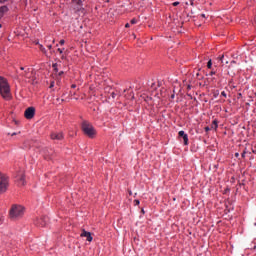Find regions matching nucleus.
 I'll use <instances>...</instances> for the list:
<instances>
[{
    "mask_svg": "<svg viewBox=\"0 0 256 256\" xmlns=\"http://www.w3.org/2000/svg\"><path fill=\"white\" fill-rule=\"evenodd\" d=\"M235 155H236V157H239V153H236Z\"/></svg>",
    "mask_w": 256,
    "mask_h": 256,
    "instance_id": "obj_41",
    "label": "nucleus"
},
{
    "mask_svg": "<svg viewBox=\"0 0 256 256\" xmlns=\"http://www.w3.org/2000/svg\"><path fill=\"white\" fill-rule=\"evenodd\" d=\"M201 17H205V14H201Z\"/></svg>",
    "mask_w": 256,
    "mask_h": 256,
    "instance_id": "obj_42",
    "label": "nucleus"
},
{
    "mask_svg": "<svg viewBox=\"0 0 256 256\" xmlns=\"http://www.w3.org/2000/svg\"><path fill=\"white\" fill-rule=\"evenodd\" d=\"M60 45H65V40H60Z\"/></svg>",
    "mask_w": 256,
    "mask_h": 256,
    "instance_id": "obj_27",
    "label": "nucleus"
},
{
    "mask_svg": "<svg viewBox=\"0 0 256 256\" xmlns=\"http://www.w3.org/2000/svg\"><path fill=\"white\" fill-rule=\"evenodd\" d=\"M171 99H175V94H172V95H171Z\"/></svg>",
    "mask_w": 256,
    "mask_h": 256,
    "instance_id": "obj_37",
    "label": "nucleus"
},
{
    "mask_svg": "<svg viewBox=\"0 0 256 256\" xmlns=\"http://www.w3.org/2000/svg\"><path fill=\"white\" fill-rule=\"evenodd\" d=\"M51 155H53V150L50 149V150H47V152H45L46 157H49Z\"/></svg>",
    "mask_w": 256,
    "mask_h": 256,
    "instance_id": "obj_12",
    "label": "nucleus"
},
{
    "mask_svg": "<svg viewBox=\"0 0 256 256\" xmlns=\"http://www.w3.org/2000/svg\"><path fill=\"white\" fill-rule=\"evenodd\" d=\"M5 221V218L2 214H0V225H3V222Z\"/></svg>",
    "mask_w": 256,
    "mask_h": 256,
    "instance_id": "obj_15",
    "label": "nucleus"
},
{
    "mask_svg": "<svg viewBox=\"0 0 256 256\" xmlns=\"http://www.w3.org/2000/svg\"><path fill=\"white\" fill-rule=\"evenodd\" d=\"M13 135H17V134H16V133H13L12 136H13Z\"/></svg>",
    "mask_w": 256,
    "mask_h": 256,
    "instance_id": "obj_44",
    "label": "nucleus"
},
{
    "mask_svg": "<svg viewBox=\"0 0 256 256\" xmlns=\"http://www.w3.org/2000/svg\"><path fill=\"white\" fill-rule=\"evenodd\" d=\"M21 71H25V68L24 67H20Z\"/></svg>",
    "mask_w": 256,
    "mask_h": 256,
    "instance_id": "obj_39",
    "label": "nucleus"
},
{
    "mask_svg": "<svg viewBox=\"0 0 256 256\" xmlns=\"http://www.w3.org/2000/svg\"><path fill=\"white\" fill-rule=\"evenodd\" d=\"M63 71H60L59 73H58V75H59V77H61V75H63Z\"/></svg>",
    "mask_w": 256,
    "mask_h": 256,
    "instance_id": "obj_35",
    "label": "nucleus"
},
{
    "mask_svg": "<svg viewBox=\"0 0 256 256\" xmlns=\"http://www.w3.org/2000/svg\"><path fill=\"white\" fill-rule=\"evenodd\" d=\"M7 11H9V7H7V6L0 7V19H2L3 15H5V13H7Z\"/></svg>",
    "mask_w": 256,
    "mask_h": 256,
    "instance_id": "obj_10",
    "label": "nucleus"
},
{
    "mask_svg": "<svg viewBox=\"0 0 256 256\" xmlns=\"http://www.w3.org/2000/svg\"><path fill=\"white\" fill-rule=\"evenodd\" d=\"M24 77H29V69L24 72Z\"/></svg>",
    "mask_w": 256,
    "mask_h": 256,
    "instance_id": "obj_19",
    "label": "nucleus"
},
{
    "mask_svg": "<svg viewBox=\"0 0 256 256\" xmlns=\"http://www.w3.org/2000/svg\"><path fill=\"white\" fill-rule=\"evenodd\" d=\"M0 29H1V24H0Z\"/></svg>",
    "mask_w": 256,
    "mask_h": 256,
    "instance_id": "obj_46",
    "label": "nucleus"
},
{
    "mask_svg": "<svg viewBox=\"0 0 256 256\" xmlns=\"http://www.w3.org/2000/svg\"><path fill=\"white\" fill-rule=\"evenodd\" d=\"M111 97H112V99H115V97H117V94H115V92H112Z\"/></svg>",
    "mask_w": 256,
    "mask_h": 256,
    "instance_id": "obj_23",
    "label": "nucleus"
},
{
    "mask_svg": "<svg viewBox=\"0 0 256 256\" xmlns=\"http://www.w3.org/2000/svg\"><path fill=\"white\" fill-rule=\"evenodd\" d=\"M61 59H67V57L65 56V54H62Z\"/></svg>",
    "mask_w": 256,
    "mask_h": 256,
    "instance_id": "obj_32",
    "label": "nucleus"
},
{
    "mask_svg": "<svg viewBox=\"0 0 256 256\" xmlns=\"http://www.w3.org/2000/svg\"><path fill=\"white\" fill-rule=\"evenodd\" d=\"M179 137H182L184 141V145H189V136L185 133V131L181 130L178 132Z\"/></svg>",
    "mask_w": 256,
    "mask_h": 256,
    "instance_id": "obj_8",
    "label": "nucleus"
},
{
    "mask_svg": "<svg viewBox=\"0 0 256 256\" xmlns=\"http://www.w3.org/2000/svg\"><path fill=\"white\" fill-rule=\"evenodd\" d=\"M19 185H25V176L21 174L18 176Z\"/></svg>",
    "mask_w": 256,
    "mask_h": 256,
    "instance_id": "obj_11",
    "label": "nucleus"
},
{
    "mask_svg": "<svg viewBox=\"0 0 256 256\" xmlns=\"http://www.w3.org/2000/svg\"><path fill=\"white\" fill-rule=\"evenodd\" d=\"M47 223H49V217L47 216H41L35 220L37 227H47Z\"/></svg>",
    "mask_w": 256,
    "mask_h": 256,
    "instance_id": "obj_5",
    "label": "nucleus"
},
{
    "mask_svg": "<svg viewBox=\"0 0 256 256\" xmlns=\"http://www.w3.org/2000/svg\"><path fill=\"white\" fill-rule=\"evenodd\" d=\"M40 51H42V53H47V51L45 50V47H43V45H40Z\"/></svg>",
    "mask_w": 256,
    "mask_h": 256,
    "instance_id": "obj_16",
    "label": "nucleus"
},
{
    "mask_svg": "<svg viewBox=\"0 0 256 256\" xmlns=\"http://www.w3.org/2000/svg\"><path fill=\"white\" fill-rule=\"evenodd\" d=\"M135 204H136V205H139V200H135Z\"/></svg>",
    "mask_w": 256,
    "mask_h": 256,
    "instance_id": "obj_38",
    "label": "nucleus"
},
{
    "mask_svg": "<svg viewBox=\"0 0 256 256\" xmlns=\"http://www.w3.org/2000/svg\"><path fill=\"white\" fill-rule=\"evenodd\" d=\"M211 67H213V62L211 60H209L207 63V68L211 69Z\"/></svg>",
    "mask_w": 256,
    "mask_h": 256,
    "instance_id": "obj_13",
    "label": "nucleus"
},
{
    "mask_svg": "<svg viewBox=\"0 0 256 256\" xmlns=\"http://www.w3.org/2000/svg\"><path fill=\"white\" fill-rule=\"evenodd\" d=\"M231 63H235V61H232Z\"/></svg>",
    "mask_w": 256,
    "mask_h": 256,
    "instance_id": "obj_45",
    "label": "nucleus"
},
{
    "mask_svg": "<svg viewBox=\"0 0 256 256\" xmlns=\"http://www.w3.org/2000/svg\"><path fill=\"white\" fill-rule=\"evenodd\" d=\"M76 87H77V85H75V84H72V85H71V88H72V89H76Z\"/></svg>",
    "mask_w": 256,
    "mask_h": 256,
    "instance_id": "obj_29",
    "label": "nucleus"
},
{
    "mask_svg": "<svg viewBox=\"0 0 256 256\" xmlns=\"http://www.w3.org/2000/svg\"><path fill=\"white\" fill-rule=\"evenodd\" d=\"M0 95L6 101H9V99H11V86L3 76H0Z\"/></svg>",
    "mask_w": 256,
    "mask_h": 256,
    "instance_id": "obj_1",
    "label": "nucleus"
},
{
    "mask_svg": "<svg viewBox=\"0 0 256 256\" xmlns=\"http://www.w3.org/2000/svg\"><path fill=\"white\" fill-rule=\"evenodd\" d=\"M209 75H210V77H213V75H215V71H211V72L209 73Z\"/></svg>",
    "mask_w": 256,
    "mask_h": 256,
    "instance_id": "obj_26",
    "label": "nucleus"
},
{
    "mask_svg": "<svg viewBox=\"0 0 256 256\" xmlns=\"http://www.w3.org/2000/svg\"><path fill=\"white\" fill-rule=\"evenodd\" d=\"M50 137L52 141H63L64 139L63 132H52Z\"/></svg>",
    "mask_w": 256,
    "mask_h": 256,
    "instance_id": "obj_7",
    "label": "nucleus"
},
{
    "mask_svg": "<svg viewBox=\"0 0 256 256\" xmlns=\"http://www.w3.org/2000/svg\"><path fill=\"white\" fill-rule=\"evenodd\" d=\"M221 95H222V97L227 98V93H226L225 91H222V92H221Z\"/></svg>",
    "mask_w": 256,
    "mask_h": 256,
    "instance_id": "obj_21",
    "label": "nucleus"
},
{
    "mask_svg": "<svg viewBox=\"0 0 256 256\" xmlns=\"http://www.w3.org/2000/svg\"><path fill=\"white\" fill-rule=\"evenodd\" d=\"M48 49L51 51V49H53V45H48Z\"/></svg>",
    "mask_w": 256,
    "mask_h": 256,
    "instance_id": "obj_31",
    "label": "nucleus"
},
{
    "mask_svg": "<svg viewBox=\"0 0 256 256\" xmlns=\"http://www.w3.org/2000/svg\"><path fill=\"white\" fill-rule=\"evenodd\" d=\"M172 5L173 7H177V5H179V2H173Z\"/></svg>",
    "mask_w": 256,
    "mask_h": 256,
    "instance_id": "obj_25",
    "label": "nucleus"
},
{
    "mask_svg": "<svg viewBox=\"0 0 256 256\" xmlns=\"http://www.w3.org/2000/svg\"><path fill=\"white\" fill-rule=\"evenodd\" d=\"M25 213V208L21 205L13 204L9 210V217L12 221H17L21 219Z\"/></svg>",
    "mask_w": 256,
    "mask_h": 256,
    "instance_id": "obj_2",
    "label": "nucleus"
},
{
    "mask_svg": "<svg viewBox=\"0 0 256 256\" xmlns=\"http://www.w3.org/2000/svg\"><path fill=\"white\" fill-rule=\"evenodd\" d=\"M77 5H79V7H81V5H83V1L82 0H76Z\"/></svg>",
    "mask_w": 256,
    "mask_h": 256,
    "instance_id": "obj_17",
    "label": "nucleus"
},
{
    "mask_svg": "<svg viewBox=\"0 0 256 256\" xmlns=\"http://www.w3.org/2000/svg\"><path fill=\"white\" fill-rule=\"evenodd\" d=\"M125 27H126V29H129V27H130L129 23H126Z\"/></svg>",
    "mask_w": 256,
    "mask_h": 256,
    "instance_id": "obj_34",
    "label": "nucleus"
},
{
    "mask_svg": "<svg viewBox=\"0 0 256 256\" xmlns=\"http://www.w3.org/2000/svg\"><path fill=\"white\" fill-rule=\"evenodd\" d=\"M217 127H218L217 120H214L212 124V129H217Z\"/></svg>",
    "mask_w": 256,
    "mask_h": 256,
    "instance_id": "obj_14",
    "label": "nucleus"
},
{
    "mask_svg": "<svg viewBox=\"0 0 256 256\" xmlns=\"http://www.w3.org/2000/svg\"><path fill=\"white\" fill-rule=\"evenodd\" d=\"M225 63H226V65H227V63H229V61H226Z\"/></svg>",
    "mask_w": 256,
    "mask_h": 256,
    "instance_id": "obj_43",
    "label": "nucleus"
},
{
    "mask_svg": "<svg viewBox=\"0 0 256 256\" xmlns=\"http://www.w3.org/2000/svg\"><path fill=\"white\" fill-rule=\"evenodd\" d=\"M131 25H135L137 23V19L133 18L131 21H130Z\"/></svg>",
    "mask_w": 256,
    "mask_h": 256,
    "instance_id": "obj_18",
    "label": "nucleus"
},
{
    "mask_svg": "<svg viewBox=\"0 0 256 256\" xmlns=\"http://www.w3.org/2000/svg\"><path fill=\"white\" fill-rule=\"evenodd\" d=\"M9 0H0V3H7Z\"/></svg>",
    "mask_w": 256,
    "mask_h": 256,
    "instance_id": "obj_30",
    "label": "nucleus"
},
{
    "mask_svg": "<svg viewBox=\"0 0 256 256\" xmlns=\"http://www.w3.org/2000/svg\"><path fill=\"white\" fill-rule=\"evenodd\" d=\"M80 237H86V241H89V243L93 241V236H91V232H87L86 230H82Z\"/></svg>",
    "mask_w": 256,
    "mask_h": 256,
    "instance_id": "obj_9",
    "label": "nucleus"
},
{
    "mask_svg": "<svg viewBox=\"0 0 256 256\" xmlns=\"http://www.w3.org/2000/svg\"><path fill=\"white\" fill-rule=\"evenodd\" d=\"M7 189H9V177L3 173H0V195L6 193Z\"/></svg>",
    "mask_w": 256,
    "mask_h": 256,
    "instance_id": "obj_4",
    "label": "nucleus"
},
{
    "mask_svg": "<svg viewBox=\"0 0 256 256\" xmlns=\"http://www.w3.org/2000/svg\"><path fill=\"white\" fill-rule=\"evenodd\" d=\"M224 57H225L224 55H222V56L219 57V61H221V63H223Z\"/></svg>",
    "mask_w": 256,
    "mask_h": 256,
    "instance_id": "obj_24",
    "label": "nucleus"
},
{
    "mask_svg": "<svg viewBox=\"0 0 256 256\" xmlns=\"http://www.w3.org/2000/svg\"><path fill=\"white\" fill-rule=\"evenodd\" d=\"M53 68L57 71V64H53Z\"/></svg>",
    "mask_w": 256,
    "mask_h": 256,
    "instance_id": "obj_33",
    "label": "nucleus"
},
{
    "mask_svg": "<svg viewBox=\"0 0 256 256\" xmlns=\"http://www.w3.org/2000/svg\"><path fill=\"white\" fill-rule=\"evenodd\" d=\"M24 117L33 119V117H35V107H28L24 112Z\"/></svg>",
    "mask_w": 256,
    "mask_h": 256,
    "instance_id": "obj_6",
    "label": "nucleus"
},
{
    "mask_svg": "<svg viewBox=\"0 0 256 256\" xmlns=\"http://www.w3.org/2000/svg\"><path fill=\"white\" fill-rule=\"evenodd\" d=\"M205 131H211V128H209V126L205 127Z\"/></svg>",
    "mask_w": 256,
    "mask_h": 256,
    "instance_id": "obj_28",
    "label": "nucleus"
},
{
    "mask_svg": "<svg viewBox=\"0 0 256 256\" xmlns=\"http://www.w3.org/2000/svg\"><path fill=\"white\" fill-rule=\"evenodd\" d=\"M57 51H58V53H60V55H63V49L58 48Z\"/></svg>",
    "mask_w": 256,
    "mask_h": 256,
    "instance_id": "obj_22",
    "label": "nucleus"
},
{
    "mask_svg": "<svg viewBox=\"0 0 256 256\" xmlns=\"http://www.w3.org/2000/svg\"><path fill=\"white\" fill-rule=\"evenodd\" d=\"M55 87V82L52 81L51 84H50V89H53Z\"/></svg>",
    "mask_w": 256,
    "mask_h": 256,
    "instance_id": "obj_20",
    "label": "nucleus"
},
{
    "mask_svg": "<svg viewBox=\"0 0 256 256\" xmlns=\"http://www.w3.org/2000/svg\"><path fill=\"white\" fill-rule=\"evenodd\" d=\"M187 89H188V91L191 90V85H188V86H187Z\"/></svg>",
    "mask_w": 256,
    "mask_h": 256,
    "instance_id": "obj_36",
    "label": "nucleus"
},
{
    "mask_svg": "<svg viewBox=\"0 0 256 256\" xmlns=\"http://www.w3.org/2000/svg\"><path fill=\"white\" fill-rule=\"evenodd\" d=\"M242 157L245 158V152L242 153Z\"/></svg>",
    "mask_w": 256,
    "mask_h": 256,
    "instance_id": "obj_40",
    "label": "nucleus"
},
{
    "mask_svg": "<svg viewBox=\"0 0 256 256\" xmlns=\"http://www.w3.org/2000/svg\"><path fill=\"white\" fill-rule=\"evenodd\" d=\"M82 131L90 139H94L95 135H97V131L95 130L93 125L91 123H89L88 121H83L82 122Z\"/></svg>",
    "mask_w": 256,
    "mask_h": 256,
    "instance_id": "obj_3",
    "label": "nucleus"
}]
</instances>
